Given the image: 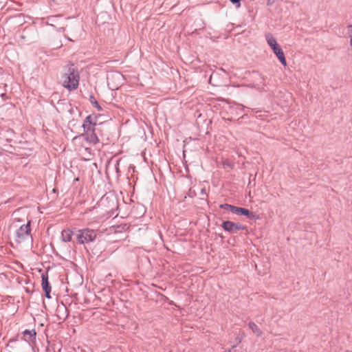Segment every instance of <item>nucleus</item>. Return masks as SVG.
<instances>
[{"instance_id": "10", "label": "nucleus", "mask_w": 352, "mask_h": 352, "mask_svg": "<svg viewBox=\"0 0 352 352\" xmlns=\"http://www.w3.org/2000/svg\"><path fill=\"white\" fill-rule=\"evenodd\" d=\"M248 327L256 336L261 337L263 335L261 329L254 322H250Z\"/></svg>"}, {"instance_id": "9", "label": "nucleus", "mask_w": 352, "mask_h": 352, "mask_svg": "<svg viewBox=\"0 0 352 352\" xmlns=\"http://www.w3.org/2000/svg\"><path fill=\"white\" fill-rule=\"evenodd\" d=\"M73 232L70 229H65L61 232V239L64 242H69L72 240Z\"/></svg>"}, {"instance_id": "11", "label": "nucleus", "mask_w": 352, "mask_h": 352, "mask_svg": "<svg viewBox=\"0 0 352 352\" xmlns=\"http://www.w3.org/2000/svg\"><path fill=\"white\" fill-rule=\"evenodd\" d=\"M24 336H28L29 338H28V340L30 341H32L33 339L35 338V336H36V332L34 331H28V330H25L24 331Z\"/></svg>"}, {"instance_id": "4", "label": "nucleus", "mask_w": 352, "mask_h": 352, "mask_svg": "<svg viewBox=\"0 0 352 352\" xmlns=\"http://www.w3.org/2000/svg\"><path fill=\"white\" fill-rule=\"evenodd\" d=\"M78 242L80 244H85L94 241L97 236V231L85 228L78 230L76 234Z\"/></svg>"}, {"instance_id": "17", "label": "nucleus", "mask_w": 352, "mask_h": 352, "mask_svg": "<svg viewBox=\"0 0 352 352\" xmlns=\"http://www.w3.org/2000/svg\"><path fill=\"white\" fill-rule=\"evenodd\" d=\"M345 352H352V351H345Z\"/></svg>"}, {"instance_id": "7", "label": "nucleus", "mask_w": 352, "mask_h": 352, "mask_svg": "<svg viewBox=\"0 0 352 352\" xmlns=\"http://www.w3.org/2000/svg\"><path fill=\"white\" fill-rule=\"evenodd\" d=\"M231 212L237 215H245L250 219H255L254 213L244 208L234 206V208H231Z\"/></svg>"}, {"instance_id": "16", "label": "nucleus", "mask_w": 352, "mask_h": 352, "mask_svg": "<svg viewBox=\"0 0 352 352\" xmlns=\"http://www.w3.org/2000/svg\"><path fill=\"white\" fill-rule=\"evenodd\" d=\"M54 18V17L49 18V20H50V21H52Z\"/></svg>"}, {"instance_id": "1", "label": "nucleus", "mask_w": 352, "mask_h": 352, "mask_svg": "<svg viewBox=\"0 0 352 352\" xmlns=\"http://www.w3.org/2000/svg\"><path fill=\"white\" fill-rule=\"evenodd\" d=\"M62 85L69 90L76 89L79 83V74L77 69L70 65L60 78Z\"/></svg>"}, {"instance_id": "5", "label": "nucleus", "mask_w": 352, "mask_h": 352, "mask_svg": "<svg viewBox=\"0 0 352 352\" xmlns=\"http://www.w3.org/2000/svg\"><path fill=\"white\" fill-rule=\"evenodd\" d=\"M30 223L31 221H29L26 224L21 226L20 228L16 230V236L19 243L30 236L31 232Z\"/></svg>"}, {"instance_id": "13", "label": "nucleus", "mask_w": 352, "mask_h": 352, "mask_svg": "<svg viewBox=\"0 0 352 352\" xmlns=\"http://www.w3.org/2000/svg\"><path fill=\"white\" fill-rule=\"evenodd\" d=\"M234 206H231V205L226 204L221 205V208H223L226 210H229L230 211H231V208H234Z\"/></svg>"}, {"instance_id": "12", "label": "nucleus", "mask_w": 352, "mask_h": 352, "mask_svg": "<svg viewBox=\"0 0 352 352\" xmlns=\"http://www.w3.org/2000/svg\"><path fill=\"white\" fill-rule=\"evenodd\" d=\"M346 28L347 34L349 38H350V46L352 47V25H349Z\"/></svg>"}, {"instance_id": "6", "label": "nucleus", "mask_w": 352, "mask_h": 352, "mask_svg": "<svg viewBox=\"0 0 352 352\" xmlns=\"http://www.w3.org/2000/svg\"><path fill=\"white\" fill-rule=\"evenodd\" d=\"M222 228L230 233H236L237 231L244 230L245 226L240 223H236L232 221H226L222 223Z\"/></svg>"}, {"instance_id": "15", "label": "nucleus", "mask_w": 352, "mask_h": 352, "mask_svg": "<svg viewBox=\"0 0 352 352\" xmlns=\"http://www.w3.org/2000/svg\"><path fill=\"white\" fill-rule=\"evenodd\" d=\"M95 107H96L98 110H101V107H100V106L98 104V102H96Z\"/></svg>"}, {"instance_id": "8", "label": "nucleus", "mask_w": 352, "mask_h": 352, "mask_svg": "<svg viewBox=\"0 0 352 352\" xmlns=\"http://www.w3.org/2000/svg\"><path fill=\"white\" fill-rule=\"evenodd\" d=\"M42 278V288L45 293V296L48 298H50V292H51V286L48 281V274L47 272L43 273L41 274Z\"/></svg>"}, {"instance_id": "3", "label": "nucleus", "mask_w": 352, "mask_h": 352, "mask_svg": "<svg viewBox=\"0 0 352 352\" xmlns=\"http://www.w3.org/2000/svg\"><path fill=\"white\" fill-rule=\"evenodd\" d=\"M265 40L281 64L285 67L287 66V61L285 54L281 47L277 43L276 39L274 37V36L270 33H267L265 34Z\"/></svg>"}, {"instance_id": "14", "label": "nucleus", "mask_w": 352, "mask_h": 352, "mask_svg": "<svg viewBox=\"0 0 352 352\" xmlns=\"http://www.w3.org/2000/svg\"><path fill=\"white\" fill-rule=\"evenodd\" d=\"M234 4H238L237 7L240 6V2L241 0H230Z\"/></svg>"}, {"instance_id": "2", "label": "nucleus", "mask_w": 352, "mask_h": 352, "mask_svg": "<svg viewBox=\"0 0 352 352\" xmlns=\"http://www.w3.org/2000/svg\"><path fill=\"white\" fill-rule=\"evenodd\" d=\"M96 117L93 116H89L86 118L82 127L84 129V133L82 136L85 137V140L92 144H96L99 142V139L96 134Z\"/></svg>"}]
</instances>
